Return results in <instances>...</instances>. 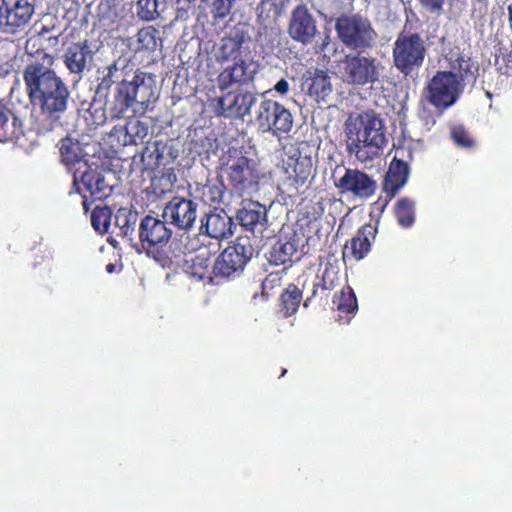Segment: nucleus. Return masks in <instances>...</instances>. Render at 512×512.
Here are the masks:
<instances>
[{
    "mask_svg": "<svg viewBox=\"0 0 512 512\" xmlns=\"http://www.w3.org/2000/svg\"><path fill=\"white\" fill-rule=\"evenodd\" d=\"M409 176V166L403 160L393 158L383 181V191L391 200L406 184Z\"/></svg>",
    "mask_w": 512,
    "mask_h": 512,
    "instance_id": "obj_25",
    "label": "nucleus"
},
{
    "mask_svg": "<svg viewBox=\"0 0 512 512\" xmlns=\"http://www.w3.org/2000/svg\"><path fill=\"white\" fill-rule=\"evenodd\" d=\"M427 54L425 40L417 32H400L393 44L394 67L405 78H416Z\"/></svg>",
    "mask_w": 512,
    "mask_h": 512,
    "instance_id": "obj_5",
    "label": "nucleus"
},
{
    "mask_svg": "<svg viewBox=\"0 0 512 512\" xmlns=\"http://www.w3.org/2000/svg\"><path fill=\"white\" fill-rule=\"evenodd\" d=\"M341 194H351L360 199L373 196L377 190V182L364 171L346 168L342 177L335 181Z\"/></svg>",
    "mask_w": 512,
    "mask_h": 512,
    "instance_id": "obj_15",
    "label": "nucleus"
},
{
    "mask_svg": "<svg viewBox=\"0 0 512 512\" xmlns=\"http://www.w3.org/2000/svg\"><path fill=\"white\" fill-rule=\"evenodd\" d=\"M450 67L460 81L464 90L466 85L474 86L479 76L480 66L477 61L464 54H459L456 59L450 62Z\"/></svg>",
    "mask_w": 512,
    "mask_h": 512,
    "instance_id": "obj_27",
    "label": "nucleus"
},
{
    "mask_svg": "<svg viewBox=\"0 0 512 512\" xmlns=\"http://www.w3.org/2000/svg\"><path fill=\"white\" fill-rule=\"evenodd\" d=\"M237 219L242 227L253 231L258 224L266 221V208L259 202L249 201L238 210Z\"/></svg>",
    "mask_w": 512,
    "mask_h": 512,
    "instance_id": "obj_32",
    "label": "nucleus"
},
{
    "mask_svg": "<svg viewBox=\"0 0 512 512\" xmlns=\"http://www.w3.org/2000/svg\"><path fill=\"white\" fill-rule=\"evenodd\" d=\"M344 131L347 152L360 161L374 159L386 145L383 121L373 110L349 114Z\"/></svg>",
    "mask_w": 512,
    "mask_h": 512,
    "instance_id": "obj_3",
    "label": "nucleus"
},
{
    "mask_svg": "<svg viewBox=\"0 0 512 512\" xmlns=\"http://www.w3.org/2000/svg\"><path fill=\"white\" fill-rule=\"evenodd\" d=\"M185 273L197 281L208 280L212 282L211 253L207 249H199L196 254L185 261Z\"/></svg>",
    "mask_w": 512,
    "mask_h": 512,
    "instance_id": "obj_26",
    "label": "nucleus"
},
{
    "mask_svg": "<svg viewBox=\"0 0 512 512\" xmlns=\"http://www.w3.org/2000/svg\"><path fill=\"white\" fill-rule=\"evenodd\" d=\"M197 214V205L190 199L174 196L163 209V218L182 230L190 229Z\"/></svg>",
    "mask_w": 512,
    "mask_h": 512,
    "instance_id": "obj_18",
    "label": "nucleus"
},
{
    "mask_svg": "<svg viewBox=\"0 0 512 512\" xmlns=\"http://www.w3.org/2000/svg\"><path fill=\"white\" fill-rule=\"evenodd\" d=\"M248 63L241 59L233 61V65L223 69L217 77V85L221 91L227 90L233 84L246 83L251 77L248 74Z\"/></svg>",
    "mask_w": 512,
    "mask_h": 512,
    "instance_id": "obj_29",
    "label": "nucleus"
},
{
    "mask_svg": "<svg viewBox=\"0 0 512 512\" xmlns=\"http://www.w3.org/2000/svg\"><path fill=\"white\" fill-rule=\"evenodd\" d=\"M225 186L222 182L220 183H207L201 187L197 186L196 192L200 193V199L208 205L219 204L222 202L225 194Z\"/></svg>",
    "mask_w": 512,
    "mask_h": 512,
    "instance_id": "obj_39",
    "label": "nucleus"
},
{
    "mask_svg": "<svg viewBox=\"0 0 512 512\" xmlns=\"http://www.w3.org/2000/svg\"><path fill=\"white\" fill-rule=\"evenodd\" d=\"M112 218V211L109 207L96 206L91 213V224L95 231L100 234L108 232Z\"/></svg>",
    "mask_w": 512,
    "mask_h": 512,
    "instance_id": "obj_40",
    "label": "nucleus"
},
{
    "mask_svg": "<svg viewBox=\"0 0 512 512\" xmlns=\"http://www.w3.org/2000/svg\"><path fill=\"white\" fill-rule=\"evenodd\" d=\"M159 37V30L154 26L142 27L138 30L130 48L134 53H152L156 50Z\"/></svg>",
    "mask_w": 512,
    "mask_h": 512,
    "instance_id": "obj_34",
    "label": "nucleus"
},
{
    "mask_svg": "<svg viewBox=\"0 0 512 512\" xmlns=\"http://www.w3.org/2000/svg\"><path fill=\"white\" fill-rule=\"evenodd\" d=\"M303 289L307 290V297L303 302L305 308L317 300L318 289L322 294L329 296L330 292L338 285L339 276L337 269L332 264H327L321 275L313 277L303 276Z\"/></svg>",
    "mask_w": 512,
    "mask_h": 512,
    "instance_id": "obj_19",
    "label": "nucleus"
},
{
    "mask_svg": "<svg viewBox=\"0 0 512 512\" xmlns=\"http://www.w3.org/2000/svg\"><path fill=\"white\" fill-rule=\"evenodd\" d=\"M254 247L248 236H238L216 258L212 272L216 277L230 278L240 275L253 257Z\"/></svg>",
    "mask_w": 512,
    "mask_h": 512,
    "instance_id": "obj_8",
    "label": "nucleus"
},
{
    "mask_svg": "<svg viewBox=\"0 0 512 512\" xmlns=\"http://www.w3.org/2000/svg\"><path fill=\"white\" fill-rule=\"evenodd\" d=\"M227 177L232 189L240 195L255 188L259 180L254 161L244 155H240L228 164Z\"/></svg>",
    "mask_w": 512,
    "mask_h": 512,
    "instance_id": "obj_16",
    "label": "nucleus"
},
{
    "mask_svg": "<svg viewBox=\"0 0 512 512\" xmlns=\"http://www.w3.org/2000/svg\"><path fill=\"white\" fill-rule=\"evenodd\" d=\"M59 153L61 163L69 168L84 161L86 156L80 142L70 137L61 139L59 142Z\"/></svg>",
    "mask_w": 512,
    "mask_h": 512,
    "instance_id": "obj_37",
    "label": "nucleus"
},
{
    "mask_svg": "<svg viewBox=\"0 0 512 512\" xmlns=\"http://www.w3.org/2000/svg\"><path fill=\"white\" fill-rule=\"evenodd\" d=\"M281 273L280 272H271L269 273L261 283L262 295L267 298L266 289H272L275 286L280 285L281 282Z\"/></svg>",
    "mask_w": 512,
    "mask_h": 512,
    "instance_id": "obj_44",
    "label": "nucleus"
},
{
    "mask_svg": "<svg viewBox=\"0 0 512 512\" xmlns=\"http://www.w3.org/2000/svg\"><path fill=\"white\" fill-rule=\"evenodd\" d=\"M249 41L250 36L243 25L233 26L215 47L216 61L223 64L243 59L244 54L250 53L249 47L245 46Z\"/></svg>",
    "mask_w": 512,
    "mask_h": 512,
    "instance_id": "obj_13",
    "label": "nucleus"
},
{
    "mask_svg": "<svg viewBox=\"0 0 512 512\" xmlns=\"http://www.w3.org/2000/svg\"><path fill=\"white\" fill-rule=\"evenodd\" d=\"M335 30L340 42L357 53L371 50L378 38L370 19L360 13L339 16L335 21Z\"/></svg>",
    "mask_w": 512,
    "mask_h": 512,
    "instance_id": "obj_4",
    "label": "nucleus"
},
{
    "mask_svg": "<svg viewBox=\"0 0 512 512\" xmlns=\"http://www.w3.org/2000/svg\"><path fill=\"white\" fill-rule=\"evenodd\" d=\"M80 182L89 192L91 201L103 200L111 194V186L106 183L102 173L96 169H87L82 174Z\"/></svg>",
    "mask_w": 512,
    "mask_h": 512,
    "instance_id": "obj_31",
    "label": "nucleus"
},
{
    "mask_svg": "<svg viewBox=\"0 0 512 512\" xmlns=\"http://www.w3.org/2000/svg\"><path fill=\"white\" fill-rule=\"evenodd\" d=\"M420 4L431 13H440L445 0H419Z\"/></svg>",
    "mask_w": 512,
    "mask_h": 512,
    "instance_id": "obj_45",
    "label": "nucleus"
},
{
    "mask_svg": "<svg viewBox=\"0 0 512 512\" xmlns=\"http://www.w3.org/2000/svg\"><path fill=\"white\" fill-rule=\"evenodd\" d=\"M288 34L293 40L303 45L312 43L318 34L316 19L305 4H299L292 10Z\"/></svg>",
    "mask_w": 512,
    "mask_h": 512,
    "instance_id": "obj_17",
    "label": "nucleus"
},
{
    "mask_svg": "<svg viewBox=\"0 0 512 512\" xmlns=\"http://www.w3.org/2000/svg\"><path fill=\"white\" fill-rule=\"evenodd\" d=\"M72 189H75V192L80 193L79 180L76 172L73 175Z\"/></svg>",
    "mask_w": 512,
    "mask_h": 512,
    "instance_id": "obj_48",
    "label": "nucleus"
},
{
    "mask_svg": "<svg viewBox=\"0 0 512 512\" xmlns=\"http://www.w3.org/2000/svg\"><path fill=\"white\" fill-rule=\"evenodd\" d=\"M304 292L307 293V290L303 289V282L301 288L294 283H290L282 291L279 298V312L284 318H288L298 311Z\"/></svg>",
    "mask_w": 512,
    "mask_h": 512,
    "instance_id": "obj_33",
    "label": "nucleus"
},
{
    "mask_svg": "<svg viewBox=\"0 0 512 512\" xmlns=\"http://www.w3.org/2000/svg\"><path fill=\"white\" fill-rule=\"evenodd\" d=\"M451 138L459 147L472 148L475 146V140L463 125H455L451 128Z\"/></svg>",
    "mask_w": 512,
    "mask_h": 512,
    "instance_id": "obj_43",
    "label": "nucleus"
},
{
    "mask_svg": "<svg viewBox=\"0 0 512 512\" xmlns=\"http://www.w3.org/2000/svg\"><path fill=\"white\" fill-rule=\"evenodd\" d=\"M453 71H437L424 88L427 101L440 112L453 106L463 92Z\"/></svg>",
    "mask_w": 512,
    "mask_h": 512,
    "instance_id": "obj_9",
    "label": "nucleus"
},
{
    "mask_svg": "<svg viewBox=\"0 0 512 512\" xmlns=\"http://www.w3.org/2000/svg\"><path fill=\"white\" fill-rule=\"evenodd\" d=\"M43 59L48 65L35 61L26 65L23 70L26 93L37 113L33 127L38 135L62 126V118L71 99L68 85L51 68L53 57L43 53Z\"/></svg>",
    "mask_w": 512,
    "mask_h": 512,
    "instance_id": "obj_1",
    "label": "nucleus"
},
{
    "mask_svg": "<svg viewBox=\"0 0 512 512\" xmlns=\"http://www.w3.org/2000/svg\"><path fill=\"white\" fill-rule=\"evenodd\" d=\"M494 65L496 70L503 75L512 73V49L506 46H500L495 52Z\"/></svg>",
    "mask_w": 512,
    "mask_h": 512,
    "instance_id": "obj_41",
    "label": "nucleus"
},
{
    "mask_svg": "<svg viewBox=\"0 0 512 512\" xmlns=\"http://www.w3.org/2000/svg\"><path fill=\"white\" fill-rule=\"evenodd\" d=\"M302 86L317 102L325 101L333 90L328 73L318 68L306 71Z\"/></svg>",
    "mask_w": 512,
    "mask_h": 512,
    "instance_id": "obj_24",
    "label": "nucleus"
},
{
    "mask_svg": "<svg viewBox=\"0 0 512 512\" xmlns=\"http://www.w3.org/2000/svg\"><path fill=\"white\" fill-rule=\"evenodd\" d=\"M313 171L311 156L300 147H291L282 160L280 187L288 197L298 196L305 191Z\"/></svg>",
    "mask_w": 512,
    "mask_h": 512,
    "instance_id": "obj_6",
    "label": "nucleus"
},
{
    "mask_svg": "<svg viewBox=\"0 0 512 512\" xmlns=\"http://www.w3.org/2000/svg\"><path fill=\"white\" fill-rule=\"evenodd\" d=\"M301 245L302 238L296 232L280 237L269 252V263L280 266L299 260L301 256Z\"/></svg>",
    "mask_w": 512,
    "mask_h": 512,
    "instance_id": "obj_20",
    "label": "nucleus"
},
{
    "mask_svg": "<svg viewBox=\"0 0 512 512\" xmlns=\"http://www.w3.org/2000/svg\"><path fill=\"white\" fill-rule=\"evenodd\" d=\"M394 214L402 228H410L415 222V202L408 197L400 198L395 204Z\"/></svg>",
    "mask_w": 512,
    "mask_h": 512,
    "instance_id": "obj_38",
    "label": "nucleus"
},
{
    "mask_svg": "<svg viewBox=\"0 0 512 512\" xmlns=\"http://www.w3.org/2000/svg\"><path fill=\"white\" fill-rule=\"evenodd\" d=\"M45 258H46V256H45V255H41V256H40V261H36V262L34 263V266H36V265H37V264H39V263H42V262L45 260Z\"/></svg>",
    "mask_w": 512,
    "mask_h": 512,
    "instance_id": "obj_51",
    "label": "nucleus"
},
{
    "mask_svg": "<svg viewBox=\"0 0 512 512\" xmlns=\"http://www.w3.org/2000/svg\"><path fill=\"white\" fill-rule=\"evenodd\" d=\"M510 20H512V7H509Z\"/></svg>",
    "mask_w": 512,
    "mask_h": 512,
    "instance_id": "obj_53",
    "label": "nucleus"
},
{
    "mask_svg": "<svg viewBox=\"0 0 512 512\" xmlns=\"http://www.w3.org/2000/svg\"><path fill=\"white\" fill-rule=\"evenodd\" d=\"M328 297L329 296L327 294H322L321 290L318 289V295H317V300L316 301H322L323 299L327 300Z\"/></svg>",
    "mask_w": 512,
    "mask_h": 512,
    "instance_id": "obj_49",
    "label": "nucleus"
},
{
    "mask_svg": "<svg viewBox=\"0 0 512 512\" xmlns=\"http://www.w3.org/2000/svg\"><path fill=\"white\" fill-rule=\"evenodd\" d=\"M0 32L15 35L23 32L35 13L31 0H0Z\"/></svg>",
    "mask_w": 512,
    "mask_h": 512,
    "instance_id": "obj_12",
    "label": "nucleus"
},
{
    "mask_svg": "<svg viewBox=\"0 0 512 512\" xmlns=\"http://www.w3.org/2000/svg\"><path fill=\"white\" fill-rule=\"evenodd\" d=\"M363 53H349L338 61L337 68L341 79L348 83L364 86L375 83L379 79L376 58L366 57Z\"/></svg>",
    "mask_w": 512,
    "mask_h": 512,
    "instance_id": "obj_10",
    "label": "nucleus"
},
{
    "mask_svg": "<svg viewBox=\"0 0 512 512\" xmlns=\"http://www.w3.org/2000/svg\"><path fill=\"white\" fill-rule=\"evenodd\" d=\"M289 87L288 81L286 79H281L274 85V90L281 95H285L288 93Z\"/></svg>",
    "mask_w": 512,
    "mask_h": 512,
    "instance_id": "obj_46",
    "label": "nucleus"
},
{
    "mask_svg": "<svg viewBox=\"0 0 512 512\" xmlns=\"http://www.w3.org/2000/svg\"><path fill=\"white\" fill-rule=\"evenodd\" d=\"M90 204H91V202H89L88 197L86 195H82V206H83L85 213H87L89 211Z\"/></svg>",
    "mask_w": 512,
    "mask_h": 512,
    "instance_id": "obj_47",
    "label": "nucleus"
},
{
    "mask_svg": "<svg viewBox=\"0 0 512 512\" xmlns=\"http://www.w3.org/2000/svg\"><path fill=\"white\" fill-rule=\"evenodd\" d=\"M158 0H138L137 16L140 20L150 22L160 16Z\"/></svg>",
    "mask_w": 512,
    "mask_h": 512,
    "instance_id": "obj_42",
    "label": "nucleus"
},
{
    "mask_svg": "<svg viewBox=\"0 0 512 512\" xmlns=\"http://www.w3.org/2000/svg\"><path fill=\"white\" fill-rule=\"evenodd\" d=\"M22 125L4 100H0V142L19 139Z\"/></svg>",
    "mask_w": 512,
    "mask_h": 512,
    "instance_id": "obj_30",
    "label": "nucleus"
},
{
    "mask_svg": "<svg viewBox=\"0 0 512 512\" xmlns=\"http://www.w3.org/2000/svg\"><path fill=\"white\" fill-rule=\"evenodd\" d=\"M377 229L371 224L361 226L356 234L348 241L342 251V258L361 261L371 250L372 241L376 237Z\"/></svg>",
    "mask_w": 512,
    "mask_h": 512,
    "instance_id": "obj_21",
    "label": "nucleus"
},
{
    "mask_svg": "<svg viewBox=\"0 0 512 512\" xmlns=\"http://www.w3.org/2000/svg\"><path fill=\"white\" fill-rule=\"evenodd\" d=\"M95 52L91 49L88 40L72 43L63 55V62L72 74L81 76L89 69L93 62Z\"/></svg>",
    "mask_w": 512,
    "mask_h": 512,
    "instance_id": "obj_22",
    "label": "nucleus"
},
{
    "mask_svg": "<svg viewBox=\"0 0 512 512\" xmlns=\"http://www.w3.org/2000/svg\"><path fill=\"white\" fill-rule=\"evenodd\" d=\"M339 313V321L348 323L358 310L356 295L350 286L344 287L333 299Z\"/></svg>",
    "mask_w": 512,
    "mask_h": 512,
    "instance_id": "obj_35",
    "label": "nucleus"
},
{
    "mask_svg": "<svg viewBox=\"0 0 512 512\" xmlns=\"http://www.w3.org/2000/svg\"><path fill=\"white\" fill-rule=\"evenodd\" d=\"M172 231L166 220H160L151 215L144 216L138 225V237L142 249L155 259L161 266H169L172 261L165 251Z\"/></svg>",
    "mask_w": 512,
    "mask_h": 512,
    "instance_id": "obj_7",
    "label": "nucleus"
},
{
    "mask_svg": "<svg viewBox=\"0 0 512 512\" xmlns=\"http://www.w3.org/2000/svg\"><path fill=\"white\" fill-rule=\"evenodd\" d=\"M138 221V212L130 208L121 207L115 214V227L118 229L117 236L133 240V235Z\"/></svg>",
    "mask_w": 512,
    "mask_h": 512,
    "instance_id": "obj_36",
    "label": "nucleus"
},
{
    "mask_svg": "<svg viewBox=\"0 0 512 512\" xmlns=\"http://www.w3.org/2000/svg\"><path fill=\"white\" fill-rule=\"evenodd\" d=\"M114 270H115V265H114V264L109 263V264H107V265H106V271H107L108 273H113V272H114Z\"/></svg>",
    "mask_w": 512,
    "mask_h": 512,
    "instance_id": "obj_50",
    "label": "nucleus"
},
{
    "mask_svg": "<svg viewBox=\"0 0 512 512\" xmlns=\"http://www.w3.org/2000/svg\"><path fill=\"white\" fill-rule=\"evenodd\" d=\"M233 219L224 211L215 209L201 220L200 230L214 239L229 238L233 234Z\"/></svg>",
    "mask_w": 512,
    "mask_h": 512,
    "instance_id": "obj_23",
    "label": "nucleus"
},
{
    "mask_svg": "<svg viewBox=\"0 0 512 512\" xmlns=\"http://www.w3.org/2000/svg\"><path fill=\"white\" fill-rule=\"evenodd\" d=\"M255 122L259 131L280 135L288 133L292 129L293 117L282 104L265 99L260 102L256 110Z\"/></svg>",
    "mask_w": 512,
    "mask_h": 512,
    "instance_id": "obj_11",
    "label": "nucleus"
},
{
    "mask_svg": "<svg viewBox=\"0 0 512 512\" xmlns=\"http://www.w3.org/2000/svg\"><path fill=\"white\" fill-rule=\"evenodd\" d=\"M326 44H327V42L324 41L323 44H322V47H321V51L324 50V47H325Z\"/></svg>",
    "mask_w": 512,
    "mask_h": 512,
    "instance_id": "obj_54",
    "label": "nucleus"
},
{
    "mask_svg": "<svg viewBox=\"0 0 512 512\" xmlns=\"http://www.w3.org/2000/svg\"><path fill=\"white\" fill-rule=\"evenodd\" d=\"M149 127L147 123L142 122L138 119H129L124 126L114 127L111 135L117 136L120 141V137L123 136L122 145H137L142 143L148 135Z\"/></svg>",
    "mask_w": 512,
    "mask_h": 512,
    "instance_id": "obj_28",
    "label": "nucleus"
},
{
    "mask_svg": "<svg viewBox=\"0 0 512 512\" xmlns=\"http://www.w3.org/2000/svg\"><path fill=\"white\" fill-rule=\"evenodd\" d=\"M215 112L218 116L243 119L250 114L256 102L255 94L248 91H228L215 99Z\"/></svg>",
    "mask_w": 512,
    "mask_h": 512,
    "instance_id": "obj_14",
    "label": "nucleus"
},
{
    "mask_svg": "<svg viewBox=\"0 0 512 512\" xmlns=\"http://www.w3.org/2000/svg\"><path fill=\"white\" fill-rule=\"evenodd\" d=\"M118 62L114 61L98 70L96 96L106 98L104 112L111 120L126 117L141 111L145 113L148 107L157 100L156 76L152 73L137 69L131 80L120 81Z\"/></svg>",
    "mask_w": 512,
    "mask_h": 512,
    "instance_id": "obj_2",
    "label": "nucleus"
},
{
    "mask_svg": "<svg viewBox=\"0 0 512 512\" xmlns=\"http://www.w3.org/2000/svg\"><path fill=\"white\" fill-rule=\"evenodd\" d=\"M342 3H347L349 5H352L355 0H339Z\"/></svg>",
    "mask_w": 512,
    "mask_h": 512,
    "instance_id": "obj_52",
    "label": "nucleus"
}]
</instances>
